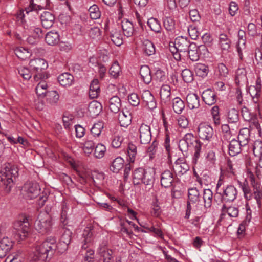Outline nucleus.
Listing matches in <instances>:
<instances>
[{"label":"nucleus","instance_id":"obj_1","mask_svg":"<svg viewBox=\"0 0 262 262\" xmlns=\"http://www.w3.org/2000/svg\"><path fill=\"white\" fill-rule=\"evenodd\" d=\"M72 232L64 229L58 244L55 238L49 237L35 246V250L30 255L31 262H49L57 249L62 253L67 250L71 241Z\"/></svg>","mask_w":262,"mask_h":262},{"label":"nucleus","instance_id":"obj_2","mask_svg":"<svg viewBox=\"0 0 262 262\" xmlns=\"http://www.w3.org/2000/svg\"><path fill=\"white\" fill-rule=\"evenodd\" d=\"M18 176V168L12 163H5L0 171V186L9 192Z\"/></svg>","mask_w":262,"mask_h":262},{"label":"nucleus","instance_id":"obj_3","mask_svg":"<svg viewBox=\"0 0 262 262\" xmlns=\"http://www.w3.org/2000/svg\"><path fill=\"white\" fill-rule=\"evenodd\" d=\"M191 45L192 42L187 38L179 36L176 38L174 42L170 43L169 50L174 58L179 61L182 57L187 56V52Z\"/></svg>","mask_w":262,"mask_h":262},{"label":"nucleus","instance_id":"obj_4","mask_svg":"<svg viewBox=\"0 0 262 262\" xmlns=\"http://www.w3.org/2000/svg\"><path fill=\"white\" fill-rule=\"evenodd\" d=\"M155 181V171L151 169L136 168L133 172V183L138 185L143 183L148 188L152 187Z\"/></svg>","mask_w":262,"mask_h":262},{"label":"nucleus","instance_id":"obj_5","mask_svg":"<svg viewBox=\"0 0 262 262\" xmlns=\"http://www.w3.org/2000/svg\"><path fill=\"white\" fill-rule=\"evenodd\" d=\"M29 64L34 74L33 79L35 81L48 78L46 69L48 64L45 59L42 58L32 59L30 61Z\"/></svg>","mask_w":262,"mask_h":262},{"label":"nucleus","instance_id":"obj_6","mask_svg":"<svg viewBox=\"0 0 262 262\" xmlns=\"http://www.w3.org/2000/svg\"><path fill=\"white\" fill-rule=\"evenodd\" d=\"M52 225V219L46 212L39 213L34 224L35 229L42 234L49 232Z\"/></svg>","mask_w":262,"mask_h":262},{"label":"nucleus","instance_id":"obj_7","mask_svg":"<svg viewBox=\"0 0 262 262\" xmlns=\"http://www.w3.org/2000/svg\"><path fill=\"white\" fill-rule=\"evenodd\" d=\"M30 223L28 217L22 216L13 223V228L21 239L25 238L30 230Z\"/></svg>","mask_w":262,"mask_h":262},{"label":"nucleus","instance_id":"obj_8","mask_svg":"<svg viewBox=\"0 0 262 262\" xmlns=\"http://www.w3.org/2000/svg\"><path fill=\"white\" fill-rule=\"evenodd\" d=\"M23 194L28 200H32L36 198L40 193V188L36 182H27L23 187Z\"/></svg>","mask_w":262,"mask_h":262},{"label":"nucleus","instance_id":"obj_9","mask_svg":"<svg viewBox=\"0 0 262 262\" xmlns=\"http://www.w3.org/2000/svg\"><path fill=\"white\" fill-rule=\"evenodd\" d=\"M218 194L221 196L222 202H231L236 199L237 190L233 185H227L223 187Z\"/></svg>","mask_w":262,"mask_h":262},{"label":"nucleus","instance_id":"obj_10","mask_svg":"<svg viewBox=\"0 0 262 262\" xmlns=\"http://www.w3.org/2000/svg\"><path fill=\"white\" fill-rule=\"evenodd\" d=\"M199 137L204 141H211L214 132L211 126L205 123H201L198 127Z\"/></svg>","mask_w":262,"mask_h":262},{"label":"nucleus","instance_id":"obj_11","mask_svg":"<svg viewBox=\"0 0 262 262\" xmlns=\"http://www.w3.org/2000/svg\"><path fill=\"white\" fill-rule=\"evenodd\" d=\"M139 138L141 144H147L151 140V133L150 127L145 124L142 123L140 125L138 129Z\"/></svg>","mask_w":262,"mask_h":262},{"label":"nucleus","instance_id":"obj_12","mask_svg":"<svg viewBox=\"0 0 262 262\" xmlns=\"http://www.w3.org/2000/svg\"><path fill=\"white\" fill-rule=\"evenodd\" d=\"M93 229L91 227H86L82 232L80 238L82 243V249H86L94 240Z\"/></svg>","mask_w":262,"mask_h":262},{"label":"nucleus","instance_id":"obj_13","mask_svg":"<svg viewBox=\"0 0 262 262\" xmlns=\"http://www.w3.org/2000/svg\"><path fill=\"white\" fill-rule=\"evenodd\" d=\"M238 214L239 209L237 207L235 206H227L226 205L223 204L221 208L220 220L225 219L227 215L230 217H236Z\"/></svg>","mask_w":262,"mask_h":262},{"label":"nucleus","instance_id":"obj_14","mask_svg":"<svg viewBox=\"0 0 262 262\" xmlns=\"http://www.w3.org/2000/svg\"><path fill=\"white\" fill-rule=\"evenodd\" d=\"M229 154L231 156H235L241 153L242 151H247L248 149L245 146H243L242 144L239 143L237 140L232 139L228 145Z\"/></svg>","mask_w":262,"mask_h":262},{"label":"nucleus","instance_id":"obj_15","mask_svg":"<svg viewBox=\"0 0 262 262\" xmlns=\"http://www.w3.org/2000/svg\"><path fill=\"white\" fill-rule=\"evenodd\" d=\"M97 252L103 257V262H112V251L107 247L106 242H103L100 244Z\"/></svg>","mask_w":262,"mask_h":262},{"label":"nucleus","instance_id":"obj_16","mask_svg":"<svg viewBox=\"0 0 262 262\" xmlns=\"http://www.w3.org/2000/svg\"><path fill=\"white\" fill-rule=\"evenodd\" d=\"M13 242L8 237H4L0 241V258L5 257L13 247Z\"/></svg>","mask_w":262,"mask_h":262},{"label":"nucleus","instance_id":"obj_17","mask_svg":"<svg viewBox=\"0 0 262 262\" xmlns=\"http://www.w3.org/2000/svg\"><path fill=\"white\" fill-rule=\"evenodd\" d=\"M251 149L256 158L258 165L262 167V141L260 140L255 141L251 145Z\"/></svg>","mask_w":262,"mask_h":262},{"label":"nucleus","instance_id":"obj_18","mask_svg":"<svg viewBox=\"0 0 262 262\" xmlns=\"http://www.w3.org/2000/svg\"><path fill=\"white\" fill-rule=\"evenodd\" d=\"M238 41L236 46V49L238 56L241 60L243 59V52L246 51L245 32L242 30L238 31Z\"/></svg>","mask_w":262,"mask_h":262},{"label":"nucleus","instance_id":"obj_19","mask_svg":"<svg viewBox=\"0 0 262 262\" xmlns=\"http://www.w3.org/2000/svg\"><path fill=\"white\" fill-rule=\"evenodd\" d=\"M173 181V174L170 170H166L161 173L160 182L162 187L165 188L171 187Z\"/></svg>","mask_w":262,"mask_h":262},{"label":"nucleus","instance_id":"obj_20","mask_svg":"<svg viewBox=\"0 0 262 262\" xmlns=\"http://www.w3.org/2000/svg\"><path fill=\"white\" fill-rule=\"evenodd\" d=\"M202 99L205 104L212 105L215 103L217 96L214 91L208 89L203 91L202 94Z\"/></svg>","mask_w":262,"mask_h":262},{"label":"nucleus","instance_id":"obj_21","mask_svg":"<svg viewBox=\"0 0 262 262\" xmlns=\"http://www.w3.org/2000/svg\"><path fill=\"white\" fill-rule=\"evenodd\" d=\"M40 20L43 27L49 29L54 24L55 16L51 12L48 11L43 12L40 16Z\"/></svg>","mask_w":262,"mask_h":262},{"label":"nucleus","instance_id":"obj_22","mask_svg":"<svg viewBox=\"0 0 262 262\" xmlns=\"http://www.w3.org/2000/svg\"><path fill=\"white\" fill-rule=\"evenodd\" d=\"M132 118L131 113L126 110H123L119 114L118 120L121 126L127 127L131 123Z\"/></svg>","mask_w":262,"mask_h":262},{"label":"nucleus","instance_id":"obj_23","mask_svg":"<svg viewBox=\"0 0 262 262\" xmlns=\"http://www.w3.org/2000/svg\"><path fill=\"white\" fill-rule=\"evenodd\" d=\"M142 99L148 108L152 110L156 108V103L154 97L149 91H145L143 92Z\"/></svg>","mask_w":262,"mask_h":262},{"label":"nucleus","instance_id":"obj_24","mask_svg":"<svg viewBox=\"0 0 262 262\" xmlns=\"http://www.w3.org/2000/svg\"><path fill=\"white\" fill-rule=\"evenodd\" d=\"M250 130L248 128H243L239 131L237 137V141L248 149V143L250 139Z\"/></svg>","mask_w":262,"mask_h":262},{"label":"nucleus","instance_id":"obj_25","mask_svg":"<svg viewBox=\"0 0 262 262\" xmlns=\"http://www.w3.org/2000/svg\"><path fill=\"white\" fill-rule=\"evenodd\" d=\"M186 101L190 109L198 108L200 106V98L196 94H188L186 97Z\"/></svg>","mask_w":262,"mask_h":262},{"label":"nucleus","instance_id":"obj_26","mask_svg":"<svg viewBox=\"0 0 262 262\" xmlns=\"http://www.w3.org/2000/svg\"><path fill=\"white\" fill-rule=\"evenodd\" d=\"M58 81L61 85L69 86L73 83L74 77L69 73H64L58 77Z\"/></svg>","mask_w":262,"mask_h":262},{"label":"nucleus","instance_id":"obj_27","mask_svg":"<svg viewBox=\"0 0 262 262\" xmlns=\"http://www.w3.org/2000/svg\"><path fill=\"white\" fill-rule=\"evenodd\" d=\"M182 161V160L178 159L173 165L174 171L179 174H183L189 169L188 165Z\"/></svg>","mask_w":262,"mask_h":262},{"label":"nucleus","instance_id":"obj_28","mask_svg":"<svg viewBox=\"0 0 262 262\" xmlns=\"http://www.w3.org/2000/svg\"><path fill=\"white\" fill-rule=\"evenodd\" d=\"M100 92L99 82L97 79H93L90 84L89 96L92 98H97Z\"/></svg>","mask_w":262,"mask_h":262},{"label":"nucleus","instance_id":"obj_29","mask_svg":"<svg viewBox=\"0 0 262 262\" xmlns=\"http://www.w3.org/2000/svg\"><path fill=\"white\" fill-rule=\"evenodd\" d=\"M121 27L125 36L130 37L133 35L134 28L133 23L127 19L121 21Z\"/></svg>","mask_w":262,"mask_h":262},{"label":"nucleus","instance_id":"obj_30","mask_svg":"<svg viewBox=\"0 0 262 262\" xmlns=\"http://www.w3.org/2000/svg\"><path fill=\"white\" fill-rule=\"evenodd\" d=\"M140 75L141 79L145 83L149 84L151 82L152 77L151 71L148 66L146 65L141 66L140 70Z\"/></svg>","mask_w":262,"mask_h":262},{"label":"nucleus","instance_id":"obj_31","mask_svg":"<svg viewBox=\"0 0 262 262\" xmlns=\"http://www.w3.org/2000/svg\"><path fill=\"white\" fill-rule=\"evenodd\" d=\"M194 149V157L193 158V162L195 163H196L198 159L200 157V154L201 152L202 143L197 138L194 140V141L192 142V144H189V149Z\"/></svg>","mask_w":262,"mask_h":262},{"label":"nucleus","instance_id":"obj_32","mask_svg":"<svg viewBox=\"0 0 262 262\" xmlns=\"http://www.w3.org/2000/svg\"><path fill=\"white\" fill-rule=\"evenodd\" d=\"M142 49L144 53L147 56L152 55L156 52L154 43L148 39L144 40L143 41Z\"/></svg>","mask_w":262,"mask_h":262},{"label":"nucleus","instance_id":"obj_33","mask_svg":"<svg viewBox=\"0 0 262 262\" xmlns=\"http://www.w3.org/2000/svg\"><path fill=\"white\" fill-rule=\"evenodd\" d=\"M109 108L114 113L119 112L121 104L120 99L118 96H113L109 100Z\"/></svg>","mask_w":262,"mask_h":262},{"label":"nucleus","instance_id":"obj_34","mask_svg":"<svg viewBox=\"0 0 262 262\" xmlns=\"http://www.w3.org/2000/svg\"><path fill=\"white\" fill-rule=\"evenodd\" d=\"M171 88L169 85H163L160 89V97L164 103L168 102L170 100Z\"/></svg>","mask_w":262,"mask_h":262},{"label":"nucleus","instance_id":"obj_35","mask_svg":"<svg viewBox=\"0 0 262 262\" xmlns=\"http://www.w3.org/2000/svg\"><path fill=\"white\" fill-rule=\"evenodd\" d=\"M45 41L49 45H55L59 41V35L57 32L50 31L47 33Z\"/></svg>","mask_w":262,"mask_h":262},{"label":"nucleus","instance_id":"obj_36","mask_svg":"<svg viewBox=\"0 0 262 262\" xmlns=\"http://www.w3.org/2000/svg\"><path fill=\"white\" fill-rule=\"evenodd\" d=\"M89 111L93 116H97L101 112L102 106L101 104L97 101H93L89 105Z\"/></svg>","mask_w":262,"mask_h":262},{"label":"nucleus","instance_id":"obj_37","mask_svg":"<svg viewBox=\"0 0 262 262\" xmlns=\"http://www.w3.org/2000/svg\"><path fill=\"white\" fill-rule=\"evenodd\" d=\"M203 200L204 202V207L206 209L210 208L211 207L213 199V192L209 189L204 190Z\"/></svg>","mask_w":262,"mask_h":262},{"label":"nucleus","instance_id":"obj_38","mask_svg":"<svg viewBox=\"0 0 262 262\" xmlns=\"http://www.w3.org/2000/svg\"><path fill=\"white\" fill-rule=\"evenodd\" d=\"M124 161L120 157L116 158L113 160L110 166V169L113 172L117 173L121 170L124 165Z\"/></svg>","mask_w":262,"mask_h":262},{"label":"nucleus","instance_id":"obj_39","mask_svg":"<svg viewBox=\"0 0 262 262\" xmlns=\"http://www.w3.org/2000/svg\"><path fill=\"white\" fill-rule=\"evenodd\" d=\"M198 48V46L195 43L192 42L191 47L187 52V55L192 61H196L199 59Z\"/></svg>","mask_w":262,"mask_h":262},{"label":"nucleus","instance_id":"obj_40","mask_svg":"<svg viewBox=\"0 0 262 262\" xmlns=\"http://www.w3.org/2000/svg\"><path fill=\"white\" fill-rule=\"evenodd\" d=\"M172 107L175 113L181 114L185 108L184 102L179 97H176L172 101Z\"/></svg>","mask_w":262,"mask_h":262},{"label":"nucleus","instance_id":"obj_41","mask_svg":"<svg viewBox=\"0 0 262 262\" xmlns=\"http://www.w3.org/2000/svg\"><path fill=\"white\" fill-rule=\"evenodd\" d=\"M14 52L17 57L23 60L29 58L31 55L27 49L22 47L16 48Z\"/></svg>","mask_w":262,"mask_h":262},{"label":"nucleus","instance_id":"obj_42","mask_svg":"<svg viewBox=\"0 0 262 262\" xmlns=\"http://www.w3.org/2000/svg\"><path fill=\"white\" fill-rule=\"evenodd\" d=\"M219 44L223 50H228L231 45V41L225 34H221L219 36Z\"/></svg>","mask_w":262,"mask_h":262},{"label":"nucleus","instance_id":"obj_43","mask_svg":"<svg viewBox=\"0 0 262 262\" xmlns=\"http://www.w3.org/2000/svg\"><path fill=\"white\" fill-rule=\"evenodd\" d=\"M48 85L46 81H41L36 86V93L38 97H44L48 91L47 89Z\"/></svg>","mask_w":262,"mask_h":262},{"label":"nucleus","instance_id":"obj_44","mask_svg":"<svg viewBox=\"0 0 262 262\" xmlns=\"http://www.w3.org/2000/svg\"><path fill=\"white\" fill-rule=\"evenodd\" d=\"M137 155V146L132 143H129L127 147V156L128 161L130 163H133L135 161Z\"/></svg>","mask_w":262,"mask_h":262},{"label":"nucleus","instance_id":"obj_45","mask_svg":"<svg viewBox=\"0 0 262 262\" xmlns=\"http://www.w3.org/2000/svg\"><path fill=\"white\" fill-rule=\"evenodd\" d=\"M208 67L204 64L198 63L195 66V71L196 75L200 77H204L207 75Z\"/></svg>","mask_w":262,"mask_h":262},{"label":"nucleus","instance_id":"obj_46","mask_svg":"<svg viewBox=\"0 0 262 262\" xmlns=\"http://www.w3.org/2000/svg\"><path fill=\"white\" fill-rule=\"evenodd\" d=\"M188 200L191 201L193 205L199 202L200 200V193L196 188L189 189Z\"/></svg>","mask_w":262,"mask_h":262},{"label":"nucleus","instance_id":"obj_47","mask_svg":"<svg viewBox=\"0 0 262 262\" xmlns=\"http://www.w3.org/2000/svg\"><path fill=\"white\" fill-rule=\"evenodd\" d=\"M104 125L102 122L99 121L95 123L91 129V135L95 138L99 137L103 129Z\"/></svg>","mask_w":262,"mask_h":262},{"label":"nucleus","instance_id":"obj_48","mask_svg":"<svg viewBox=\"0 0 262 262\" xmlns=\"http://www.w3.org/2000/svg\"><path fill=\"white\" fill-rule=\"evenodd\" d=\"M239 185L243 191L245 199L247 200H251L253 198V194L251 193L247 181L245 180L244 182H239Z\"/></svg>","mask_w":262,"mask_h":262},{"label":"nucleus","instance_id":"obj_49","mask_svg":"<svg viewBox=\"0 0 262 262\" xmlns=\"http://www.w3.org/2000/svg\"><path fill=\"white\" fill-rule=\"evenodd\" d=\"M147 25L152 31L156 33L160 32L162 29L161 24L157 18H149L147 21Z\"/></svg>","mask_w":262,"mask_h":262},{"label":"nucleus","instance_id":"obj_50","mask_svg":"<svg viewBox=\"0 0 262 262\" xmlns=\"http://www.w3.org/2000/svg\"><path fill=\"white\" fill-rule=\"evenodd\" d=\"M150 213L151 215L155 217H158L161 214L162 209L160 206V203L157 198L152 202Z\"/></svg>","mask_w":262,"mask_h":262},{"label":"nucleus","instance_id":"obj_51","mask_svg":"<svg viewBox=\"0 0 262 262\" xmlns=\"http://www.w3.org/2000/svg\"><path fill=\"white\" fill-rule=\"evenodd\" d=\"M95 143L91 140L90 137H88L87 140L83 143V150L86 154H90L92 152L95 147Z\"/></svg>","mask_w":262,"mask_h":262},{"label":"nucleus","instance_id":"obj_52","mask_svg":"<svg viewBox=\"0 0 262 262\" xmlns=\"http://www.w3.org/2000/svg\"><path fill=\"white\" fill-rule=\"evenodd\" d=\"M27 29L29 34L35 36V37L40 39L43 36V33L42 29L35 26H28Z\"/></svg>","mask_w":262,"mask_h":262},{"label":"nucleus","instance_id":"obj_53","mask_svg":"<svg viewBox=\"0 0 262 262\" xmlns=\"http://www.w3.org/2000/svg\"><path fill=\"white\" fill-rule=\"evenodd\" d=\"M110 37L112 42L117 46H120L123 43L122 37L119 31H113Z\"/></svg>","mask_w":262,"mask_h":262},{"label":"nucleus","instance_id":"obj_54","mask_svg":"<svg viewBox=\"0 0 262 262\" xmlns=\"http://www.w3.org/2000/svg\"><path fill=\"white\" fill-rule=\"evenodd\" d=\"M106 151V147L101 143H98L94 150V157L98 159H101L104 157Z\"/></svg>","mask_w":262,"mask_h":262},{"label":"nucleus","instance_id":"obj_55","mask_svg":"<svg viewBox=\"0 0 262 262\" xmlns=\"http://www.w3.org/2000/svg\"><path fill=\"white\" fill-rule=\"evenodd\" d=\"M47 101L51 104H54L57 103L59 96L56 91H49L45 96Z\"/></svg>","mask_w":262,"mask_h":262},{"label":"nucleus","instance_id":"obj_56","mask_svg":"<svg viewBox=\"0 0 262 262\" xmlns=\"http://www.w3.org/2000/svg\"><path fill=\"white\" fill-rule=\"evenodd\" d=\"M18 72L19 74L25 79V80H29L32 76H34V74L32 71L31 72L30 70L27 67H21L18 69Z\"/></svg>","mask_w":262,"mask_h":262},{"label":"nucleus","instance_id":"obj_57","mask_svg":"<svg viewBox=\"0 0 262 262\" xmlns=\"http://www.w3.org/2000/svg\"><path fill=\"white\" fill-rule=\"evenodd\" d=\"M163 25L167 31L172 32L175 28V20L171 17H166L163 20Z\"/></svg>","mask_w":262,"mask_h":262},{"label":"nucleus","instance_id":"obj_58","mask_svg":"<svg viewBox=\"0 0 262 262\" xmlns=\"http://www.w3.org/2000/svg\"><path fill=\"white\" fill-rule=\"evenodd\" d=\"M89 12L90 17L92 19H97L99 18L101 16V13L98 7L96 5H93L89 9Z\"/></svg>","mask_w":262,"mask_h":262},{"label":"nucleus","instance_id":"obj_59","mask_svg":"<svg viewBox=\"0 0 262 262\" xmlns=\"http://www.w3.org/2000/svg\"><path fill=\"white\" fill-rule=\"evenodd\" d=\"M228 120L229 123L237 122L239 120L238 111L235 108L230 110L228 114Z\"/></svg>","mask_w":262,"mask_h":262},{"label":"nucleus","instance_id":"obj_60","mask_svg":"<svg viewBox=\"0 0 262 262\" xmlns=\"http://www.w3.org/2000/svg\"><path fill=\"white\" fill-rule=\"evenodd\" d=\"M181 75L183 80L186 82H191L193 80V74L188 69H185L182 70Z\"/></svg>","mask_w":262,"mask_h":262},{"label":"nucleus","instance_id":"obj_61","mask_svg":"<svg viewBox=\"0 0 262 262\" xmlns=\"http://www.w3.org/2000/svg\"><path fill=\"white\" fill-rule=\"evenodd\" d=\"M69 208V207L68 203L66 201L63 202L61 210V221L64 225H66L67 224L66 220Z\"/></svg>","mask_w":262,"mask_h":262},{"label":"nucleus","instance_id":"obj_62","mask_svg":"<svg viewBox=\"0 0 262 262\" xmlns=\"http://www.w3.org/2000/svg\"><path fill=\"white\" fill-rule=\"evenodd\" d=\"M121 72V68L117 62H114L110 68L109 72L111 76L117 78Z\"/></svg>","mask_w":262,"mask_h":262},{"label":"nucleus","instance_id":"obj_63","mask_svg":"<svg viewBox=\"0 0 262 262\" xmlns=\"http://www.w3.org/2000/svg\"><path fill=\"white\" fill-rule=\"evenodd\" d=\"M261 89L259 85L257 86H250L249 88V93L253 98H257L260 95Z\"/></svg>","mask_w":262,"mask_h":262},{"label":"nucleus","instance_id":"obj_64","mask_svg":"<svg viewBox=\"0 0 262 262\" xmlns=\"http://www.w3.org/2000/svg\"><path fill=\"white\" fill-rule=\"evenodd\" d=\"M206 163L208 166H212L215 164L216 162V157L215 152L213 151H210L205 157Z\"/></svg>","mask_w":262,"mask_h":262}]
</instances>
